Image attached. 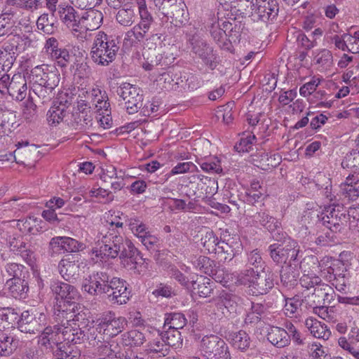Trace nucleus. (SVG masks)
I'll return each instance as SVG.
<instances>
[{
	"label": "nucleus",
	"instance_id": "obj_56",
	"mask_svg": "<svg viewBox=\"0 0 359 359\" xmlns=\"http://www.w3.org/2000/svg\"><path fill=\"white\" fill-rule=\"evenodd\" d=\"M159 87L165 90H175L177 82L170 72H164L157 79Z\"/></svg>",
	"mask_w": 359,
	"mask_h": 359
},
{
	"label": "nucleus",
	"instance_id": "obj_10",
	"mask_svg": "<svg viewBox=\"0 0 359 359\" xmlns=\"http://www.w3.org/2000/svg\"><path fill=\"white\" fill-rule=\"evenodd\" d=\"M47 324L46 316L43 313H30L25 311L18 320V328L25 333L41 332Z\"/></svg>",
	"mask_w": 359,
	"mask_h": 359
},
{
	"label": "nucleus",
	"instance_id": "obj_19",
	"mask_svg": "<svg viewBox=\"0 0 359 359\" xmlns=\"http://www.w3.org/2000/svg\"><path fill=\"white\" fill-rule=\"evenodd\" d=\"M317 262V257L311 256L304 259L303 261L300 263L299 267L303 271L304 274L299 279V283L302 287H304L308 290L311 288L315 289L316 286L322 283V280L319 276L314 273H309V271L306 273V264H309V263H311L314 266H316ZM313 268H315V266H313Z\"/></svg>",
	"mask_w": 359,
	"mask_h": 359
},
{
	"label": "nucleus",
	"instance_id": "obj_52",
	"mask_svg": "<svg viewBox=\"0 0 359 359\" xmlns=\"http://www.w3.org/2000/svg\"><path fill=\"white\" fill-rule=\"evenodd\" d=\"M285 259L286 262L288 261L289 265H292V262H294L298 259L300 253V246L298 243L294 240H288L285 241Z\"/></svg>",
	"mask_w": 359,
	"mask_h": 359
},
{
	"label": "nucleus",
	"instance_id": "obj_61",
	"mask_svg": "<svg viewBox=\"0 0 359 359\" xmlns=\"http://www.w3.org/2000/svg\"><path fill=\"white\" fill-rule=\"evenodd\" d=\"M162 334L168 348L170 346H179L182 344L181 333L177 330H169Z\"/></svg>",
	"mask_w": 359,
	"mask_h": 359
},
{
	"label": "nucleus",
	"instance_id": "obj_40",
	"mask_svg": "<svg viewBox=\"0 0 359 359\" xmlns=\"http://www.w3.org/2000/svg\"><path fill=\"white\" fill-rule=\"evenodd\" d=\"M11 250L19 254L24 259H30L32 252L29 249L27 243L21 238H13L9 241Z\"/></svg>",
	"mask_w": 359,
	"mask_h": 359
},
{
	"label": "nucleus",
	"instance_id": "obj_21",
	"mask_svg": "<svg viewBox=\"0 0 359 359\" xmlns=\"http://www.w3.org/2000/svg\"><path fill=\"white\" fill-rule=\"evenodd\" d=\"M267 339L277 348H284L290 343L287 332L282 327L271 326L267 333Z\"/></svg>",
	"mask_w": 359,
	"mask_h": 359
},
{
	"label": "nucleus",
	"instance_id": "obj_49",
	"mask_svg": "<svg viewBox=\"0 0 359 359\" xmlns=\"http://www.w3.org/2000/svg\"><path fill=\"white\" fill-rule=\"evenodd\" d=\"M147 351L150 353H159L160 355L163 356H165L168 353V346H167L163 334L159 335L152 341H149Z\"/></svg>",
	"mask_w": 359,
	"mask_h": 359
},
{
	"label": "nucleus",
	"instance_id": "obj_6",
	"mask_svg": "<svg viewBox=\"0 0 359 359\" xmlns=\"http://www.w3.org/2000/svg\"><path fill=\"white\" fill-rule=\"evenodd\" d=\"M27 86L25 76L20 74H15L11 78L4 74L0 78V93L8 94L13 99L22 101L27 95Z\"/></svg>",
	"mask_w": 359,
	"mask_h": 359
},
{
	"label": "nucleus",
	"instance_id": "obj_31",
	"mask_svg": "<svg viewBox=\"0 0 359 359\" xmlns=\"http://www.w3.org/2000/svg\"><path fill=\"white\" fill-rule=\"evenodd\" d=\"M59 83L49 86L46 83L44 86L41 84H34L32 87L34 93L39 97L41 103H47L54 97L55 95V89Z\"/></svg>",
	"mask_w": 359,
	"mask_h": 359
},
{
	"label": "nucleus",
	"instance_id": "obj_16",
	"mask_svg": "<svg viewBox=\"0 0 359 359\" xmlns=\"http://www.w3.org/2000/svg\"><path fill=\"white\" fill-rule=\"evenodd\" d=\"M51 290L56 294L57 298H61L64 300L63 306L60 305V309L68 308V304H76L73 300L79 297V293L73 285L60 281H55L52 283Z\"/></svg>",
	"mask_w": 359,
	"mask_h": 359
},
{
	"label": "nucleus",
	"instance_id": "obj_62",
	"mask_svg": "<svg viewBox=\"0 0 359 359\" xmlns=\"http://www.w3.org/2000/svg\"><path fill=\"white\" fill-rule=\"evenodd\" d=\"M316 63L323 68L330 67L333 61L332 53L327 49L320 50L314 58Z\"/></svg>",
	"mask_w": 359,
	"mask_h": 359
},
{
	"label": "nucleus",
	"instance_id": "obj_9",
	"mask_svg": "<svg viewBox=\"0 0 359 359\" xmlns=\"http://www.w3.org/2000/svg\"><path fill=\"white\" fill-rule=\"evenodd\" d=\"M140 93L139 88L129 83H123L118 88L117 93L124 100L128 114H133L142 107L143 95Z\"/></svg>",
	"mask_w": 359,
	"mask_h": 359
},
{
	"label": "nucleus",
	"instance_id": "obj_34",
	"mask_svg": "<svg viewBox=\"0 0 359 359\" xmlns=\"http://www.w3.org/2000/svg\"><path fill=\"white\" fill-rule=\"evenodd\" d=\"M331 287L325 283H321L313 289V292L311 295H308L309 301L311 302L310 306L324 304L325 299L328 298L329 291Z\"/></svg>",
	"mask_w": 359,
	"mask_h": 359
},
{
	"label": "nucleus",
	"instance_id": "obj_38",
	"mask_svg": "<svg viewBox=\"0 0 359 359\" xmlns=\"http://www.w3.org/2000/svg\"><path fill=\"white\" fill-rule=\"evenodd\" d=\"M339 345L344 350L348 351L356 359H359V330L355 336H353L348 341L346 337H340Z\"/></svg>",
	"mask_w": 359,
	"mask_h": 359
},
{
	"label": "nucleus",
	"instance_id": "obj_29",
	"mask_svg": "<svg viewBox=\"0 0 359 359\" xmlns=\"http://www.w3.org/2000/svg\"><path fill=\"white\" fill-rule=\"evenodd\" d=\"M149 32L144 26H142L139 23L135 25L131 29L128 31L124 36L123 46L128 44L132 46L142 41L146 36V34Z\"/></svg>",
	"mask_w": 359,
	"mask_h": 359
},
{
	"label": "nucleus",
	"instance_id": "obj_54",
	"mask_svg": "<svg viewBox=\"0 0 359 359\" xmlns=\"http://www.w3.org/2000/svg\"><path fill=\"white\" fill-rule=\"evenodd\" d=\"M130 297V291L128 290L127 285L125 286V292L117 290L111 292L109 294L108 301L113 304L122 305L126 304Z\"/></svg>",
	"mask_w": 359,
	"mask_h": 359
},
{
	"label": "nucleus",
	"instance_id": "obj_35",
	"mask_svg": "<svg viewBox=\"0 0 359 359\" xmlns=\"http://www.w3.org/2000/svg\"><path fill=\"white\" fill-rule=\"evenodd\" d=\"M116 14V22L123 27H130L135 21L136 14L133 6H126L118 8Z\"/></svg>",
	"mask_w": 359,
	"mask_h": 359
},
{
	"label": "nucleus",
	"instance_id": "obj_43",
	"mask_svg": "<svg viewBox=\"0 0 359 359\" xmlns=\"http://www.w3.org/2000/svg\"><path fill=\"white\" fill-rule=\"evenodd\" d=\"M187 318L182 313H171L166 314L164 327L168 326L169 330L182 329L187 324Z\"/></svg>",
	"mask_w": 359,
	"mask_h": 359
},
{
	"label": "nucleus",
	"instance_id": "obj_18",
	"mask_svg": "<svg viewBox=\"0 0 359 359\" xmlns=\"http://www.w3.org/2000/svg\"><path fill=\"white\" fill-rule=\"evenodd\" d=\"M60 275L67 281L76 280L79 274V259L78 255H68L58 264Z\"/></svg>",
	"mask_w": 359,
	"mask_h": 359
},
{
	"label": "nucleus",
	"instance_id": "obj_50",
	"mask_svg": "<svg viewBox=\"0 0 359 359\" xmlns=\"http://www.w3.org/2000/svg\"><path fill=\"white\" fill-rule=\"evenodd\" d=\"M269 251L273 262L280 263H286L285 259V241L282 243H273L269 245Z\"/></svg>",
	"mask_w": 359,
	"mask_h": 359
},
{
	"label": "nucleus",
	"instance_id": "obj_17",
	"mask_svg": "<svg viewBox=\"0 0 359 359\" xmlns=\"http://www.w3.org/2000/svg\"><path fill=\"white\" fill-rule=\"evenodd\" d=\"M256 1V7L252 15L255 20L266 21L273 20L278 15V4L276 0Z\"/></svg>",
	"mask_w": 359,
	"mask_h": 359
},
{
	"label": "nucleus",
	"instance_id": "obj_58",
	"mask_svg": "<svg viewBox=\"0 0 359 359\" xmlns=\"http://www.w3.org/2000/svg\"><path fill=\"white\" fill-rule=\"evenodd\" d=\"M20 41V37L13 35L4 43L0 49V53H8L10 55H16Z\"/></svg>",
	"mask_w": 359,
	"mask_h": 359
},
{
	"label": "nucleus",
	"instance_id": "obj_48",
	"mask_svg": "<svg viewBox=\"0 0 359 359\" xmlns=\"http://www.w3.org/2000/svg\"><path fill=\"white\" fill-rule=\"evenodd\" d=\"M28 271L26 268L17 263H9L5 266L4 276L11 277L10 279L25 278Z\"/></svg>",
	"mask_w": 359,
	"mask_h": 359
},
{
	"label": "nucleus",
	"instance_id": "obj_33",
	"mask_svg": "<svg viewBox=\"0 0 359 359\" xmlns=\"http://www.w3.org/2000/svg\"><path fill=\"white\" fill-rule=\"evenodd\" d=\"M280 273V281L285 287L292 288L297 284L299 273L292 265L282 266Z\"/></svg>",
	"mask_w": 359,
	"mask_h": 359
},
{
	"label": "nucleus",
	"instance_id": "obj_55",
	"mask_svg": "<svg viewBox=\"0 0 359 359\" xmlns=\"http://www.w3.org/2000/svg\"><path fill=\"white\" fill-rule=\"evenodd\" d=\"M343 168L359 169V149L355 147L348 154L341 162Z\"/></svg>",
	"mask_w": 359,
	"mask_h": 359
},
{
	"label": "nucleus",
	"instance_id": "obj_20",
	"mask_svg": "<svg viewBox=\"0 0 359 359\" xmlns=\"http://www.w3.org/2000/svg\"><path fill=\"white\" fill-rule=\"evenodd\" d=\"M240 298L231 293L222 291L216 299V306L224 316L236 311Z\"/></svg>",
	"mask_w": 359,
	"mask_h": 359
},
{
	"label": "nucleus",
	"instance_id": "obj_36",
	"mask_svg": "<svg viewBox=\"0 0 359 359\" xmlns=\"http://www.w3.org/2000/svg\"><path fill=\"white\" fill-rule=\"evenodd\" d=\"M59 13L62 20L67 27H72L73 29L79 26V16L72 6L61 8Z\"/></svg>",
	"mask_w": 359,
	"mask_h": 359
},
{
	"label": "nucleus",
	"instance_id": "obj_15",
	"mask_svg": "<svg viewBox=\"0 0 359 359\" xmlns=\"http://www.w3.org/2000/svg\"><path fill=\"white\" fill-rule=\"evenodd\" d=\"M121 347L116 341H102L94 348L93 351L88 352V357L97 359H122Z\"/></svg>",
	"mask_w": 359,
	"mask_h": 359
},
{
	"label": "nucleus",
	"instance_id": "obj_51",
	"mask_svg": "<svg viewBox=\"0 0 359 359\" xmlns=\"http://www.w3.org/2000/svg\"><path fill=\"white\" fill-rule=\"evenodd\" d=\"M170 275L172 278H174L184 287L189 290L196 289L195 285L196 284L197 280H194V278H191V280H189L178 269L172 267L170 269Z\"/></svg>",
	"mask_w": 359,
	"mask_h": 359
},
{
	"label": "nucleus",
	"instance_id": "obj_60",
	"mask_svg": "<svg viewBox=\"0 0 359 359\" xmlns=\"http://www.w3.org/2000/svg\"><path fill=\"white\" fill-rule=\"evenodd\" d=\"M41 222V219L32 216L29 217L25 219L22 224V229L25 232L35 235L37 234L41 229V226L39 225Z\"/></svg>",
	"mask_w": 359,
	"mask_h": 359
},
{
	"label": "nucleus",
	"instance_id": "obj_25",
	"mask_svg": "<svg viewBox=\"0 0 359 359\" xmlns=\"http://www.w3.org/2000/svg\"><path fill=\"white\" fill-rule=\"evenodd\" d=\"M305 325L316 338L327 340L331 335V332L327 326L313 318H307L305 321Z\"/></svg>",
	"mask_w": 359,
	"mask_h": 359
},
{
	"label": "nucleus",
	"instance_id": "obj_63",
	"mask_svg": "<svg viewBox=\"0 0 359 359\" xmlns=\"http://www.w3.org/2000/svg\"><path fill=\"white\" fill-rule=\"evenodd\" d=\"M36 26L39 29L47 34H53L55 29L53 22H50L48 15L46 13H43L39 17Z\"/></svg>",
	"mask_w": 359,
	"mask_h": 359
},
{
	"label": "nucleus",
	"instance_id": "obj_57",
	"mask_svg": "<svg viewBox=\"0 0 359 359\" xmlns=\"http://www.w3.org/2000/svg\"><path fill=\"white\" fill-rule=\"evenodd\" d=\"M257 270H255L253 268L245 269L240 273H237L234 275L236 278L235 283L239 285L251 284L252 279L255 278Z\"/></svg>",
	"mask_w": 359,
	"mask_h": 359
},
{
	"label": "nucleus",
	"instance_id": "obj_23",
	"mask_svg": "<svg viewBox=\"0 0 359 359\" xmlns=\"http://www.w3.org/2000/svg\"><path fill=\"white\" fill-rule=\"evenodd\" d=\"M210 32L214 41L219 45V48L231 51L233 46L230 39H227V33L222 29L219 21L212 22L210 27Z\"/></svg>",
	"mask_w": 359,
	"mask_h": 359
},
{
	"label": "nucleus",
	"instance_id": "obj_37",
	"mask_svg": "<svg viewBox=\"0 0 359 359\" xmlns=\"http://www.w3.org/2000/svg\"><path fill=\"white\" fill-rule=\"evenodd\" d=\"M109 224L108 234L104 236L101 240L102 243L111 244V246L114 245L116 240L118 238H123L121 233L122 232L123 222H108Z\"/></svg>",
	"mask_w": 359,
	"mask_h": 359
},
{
	"label": "nucleus",
	"instance_id": "obj_26",
	"mask_svg": "<svg viewBox=\"0 0 359 359\" xmlns=\"http://www.w3.org/2000/svg\"><path fill=\"white\" fill-rule=\"evenodd\" d=\"M90 321L86 317V314L84 313V320L81 322L80 325L81 326V330L83 331V334H84L83 338V343L88 340L90 345H93L95 348L97 346V344H100L102 341L99 339L97 336V333L102 334L100 332L98 329V324L96 327H91L89 325Z\"/></svg>",
	"mask_w": 359,
	"mask_h": 359
},
{
	"label": "nucleus",
	"instance_id": "obj_30",
	"mask_svg": "<svg viewBox=\"0 0 359 359\" xmlns=\"http://www.w3.org/2000/svg\"><path fill=\"white\" fill-rule=\"evenodd\" d=\"M72 120L69 124L76 130L85 131L90 126H91L92 116L88 115L87 111L83 110L82 111H76L72 115Z\"/></svg>",
	"mask_w": 359,
	"mask_h": 359
},
{
	"label": "nucleus",
	"instance_id": "obj_59",
	"mask_svg": "<svg viewBox=\"0 0 359 359\" xmlns=\"http://www.w3.org/2000/svg\"><path fill=\"white\" fill-rule=\"evenodd\" d=\"M96 286L95 292H97V295L104 294L105 287L110 282V278L106 272L100 271L95 273Z\"/></svg>",
	"mask_w": 359,
	"mask_h": 359
},
{
	"label": "nucleus",
	"instance_id": "obj_11",
	"mask_svg": "<svg viewBox=\"0 0 359 359\" xmlns=\"http://www.w3.org/2000/svg\"><path fill=\"white\" fill-rule=\"evenodd\" d=\"M97 322L99 331L109 337L117 336L127 325L126 318L116 316L111 312L103 316Z\"/></svg>",
	"mask_w": 359,
	"mask_h": 359
},
{
	"label": "nucleus",
	"instance_id": "obj_2",
	"mask_svg": "<svg viewBox=\"0 0 359 359\" xmlns=\"http://www.w3.org/2000/svg\"><path fill=\"white\" fill-rule=\"evenodd\" d=\"M115 241L113 246H111V244L101 243L99 248L92 250V255L96 258V262L105 261L119 256L120 259L126 260L128 264V262L132 264L131 269H136L139 259L143 260L138 250L128 238H118Z\"/></svg>",
	"mask_w": 359,
	"mask_h": 359
},
{
	"label": "nucleus",
	"instance_id": "obj_8",
	"mask_svg": "<svg viewBox=\"0 0 359 359\" xmlns=\"http://www.w3.org/2000/svg\"><path fill=\"white\" fill-rule=\"evenodd\" d=\"M159 10L167 18H171V22L176 27H180L188 20L186 5L182 0H154Z\"/></svg>",
	"mask_w": 359,
	"mask_h": 359
},
{
	"label": "nucleus",
	"instance_id": "obj_64",
	"mask_svg": "<svg viewBox=\"0 0 359 359\" xmlns=\"http://www.w3.org/2000/svg\"><path fill=\"white\" fill-rule=\"evenodd\" d=\"M200 165L201 169L207 172L220 173L222 172L220 161L217 157L210 158L202 162Z\"/></svg>",
	"mask_w": 359,
	"mask_h": 359
},
{
	"label": "nucleus",
	"instance_id": "obj_4",
	"mask_svg": "<svg viewBox=\"0 0 359 359\" xmlns=\"http://www.w3.org/2000/svg\"><path fill=\"white\" fill-rule=\"evenodd\" d=\"M198 348L206 359H231L227 344L215 334L204 336L200 341Z\"/></svg>",
	"mask_w": 359,
	"mask_h": 359
},
{
	"label": "nucleus",
	"instance_id": "obj_41",
	"mask_svg": "<svg viewBox=\"0 0 359 359\" xmlns=\"http://www.w3.org/2000/svg\"><path fill=\"white\" fill-rule=\"evenodd\" d=\"M255 218L257 222H259L270 232H273L280 228V222L276 218L270 216L266 212H258L255 216Z\"/></svg>",
	"mask_w": 359,
	"mask_h": 359
},
{
	"label": "nucleus",
	"instance_id": "obj_27",
	"mask_svg": "<svg viewBox=\"0 0 359 359\" xmlns=\"http://www.w3.org/2000/svg\"><path fill=\"white\" fill-rule=\"evenodd\" d=\"M234 245L229 243L221 241L219 244L217 253L221 259L231 261L236 255H238L241 249V244L239 242H232Z\"/></svg>",
	"mask_w": 359,
	"mask_h": 359
},
{
	"label": "nucleus",
	"instance_id": "obj_7",
	"mask_svg": "<svg viewBox=\"0 0 359 359\" xmlns=\"http://www.w3.org/2000/svg\"><path fill=\"white\" fill-rule=\"evenodd\" d=\"M348 214L343 206L332 205L325 207L318 215L323 224L333 232L341 231L348 222Z\"/></svg>",
	"mask_w": 359,
	"mask_h": 359
},
{
	"label": "nucleus",
	"instance_id": "obj_24",
	"mask_svg": "<svg viewBox=\"0 0 359 359\" xmlns=\"http://www.w3.org/2000/svg\"><path fill=\"white\" fill-rule=\"evenodd\" d=\"M342 194L348 200L355 201L359 196V175H350L341 185Z\"/></svg>",
	"mask_w": 359,
	"mask_h": 359
},
{
	"label": "nucleus",
	"instance_id": "obj_46",
	"mask_svg": "<svg viewBox=\"0 0 359 359\" xmlns=\"http://www.w3.org/2000/svg\"><path fill=\"white\" fill-rule=\"evenodd\" d=\"M232 346L242 351L247 350L250 344V338L248 334L244 330L233 332L231 334Z\"/></svg>",
	"mask_w": 359,
	"mask_h": 359
},
{
	"label": "nucleus",
	"instance_id": "obj_3",
	"mask_svg": "<svg viewBox=\"0 0 359 359\" xmlns=\"http://www.w3.org/2000/svg\"><path fill=\"white\" fill-rule=\"evenodd\" d=\"M118 49L119 47L112 36H108L102 31L93 34L90 55L95 63L108 66L114 60Z\"/></svg>",
	"mask_w": 359,
	"mask_h": 359
},
{
	"label": "nucleus",
	"instance_id": "obj_5",
	"mask_svg": "<svg viewBox=\"0 0 359 359\" xmlns=\"http://www.w3.org/2000/svg\"><path fill=\"white\" fill-rule=\"evenodd\" d=\"M79 20V26L72 30V34L81 41L89 40L93 35L90 32L97 29L103 20L102 13L89 8Z\"/></svg>",
	"mask_w": 359,
	"mask_h": 359
},
{
	"label": "nucleus",
	"instance_id": "obj_53",
	"mask_svg": "<svg viewBox=\"0 0 359 359\" xmlns=\"http://www.w3.org/2000/svg\"><path fill=\"white\" fill-rule=\"evenodd\" d=\"M12 17L13 15L5 11L0 13V37L11 35L12 32Z\"/></svg>",
	"mask_w": 359,
	"mask_h": 359
},
{
	"label": "nucleus",
	"instance_id": "obj_1",
	"mask_svg": "<svg viewBox=\"0 0 359 359\" xmlns=\"http://www.w3.org/2000/svg\"><path fill=\"white\" fill-rule=\"evenodd\" d=\"M80 309L78 304H71L65 309H58L57 319L60 323L55 326L60 341L67 344L83 343L84 334L80 324L84 320V313L79 311Z\"/></svg>",
	"mask_w": 359,
	"mask_h": 359
},
{
	"label": "nucleus",
	"instance_id": "obj_13",
	"mask_svg": "<svg viewBox=\"0 0 359 359\" xmlns=\"http://www.w3.org/2000/svg\"><path fill=\"white\" fill-rule=\"evenodd\" d=\"M275 275L270 270H265L264 268L256 273L254 278L252 279L250 285V292L253 295L266 294L274 285Z\"/></svg>",
	"mask_w": 359,
	"mask_h": 359
},
{
	"label": "nucleus",
	"instance_id": "obj_45",
	"mask_svg": "<svg viewBox=\"0 0 359 359\" xmlns=\"http://www.w3.org/2000/svg\"><path fill=\"white\" fill-rule=\"evenodd\" d=\"M285 302L283 311L287 316L292 318L299 316L302 300L298 296L285 298Z\"/></svg>",
	"mask_w": 359,
	"mask_h": 359
},
{
	"label": "nucleus",
	"instance_id": "obj_28",
	"mask_svg": "<svg viewBox=\"0 0 359 359\" xmlns=\"http://www.w3.org/2000/svg\"><path fill=\"white\" fill-rule=\"evenodd\" d=\"M60 341V339L56 332L55 326L53 327L48 326L43 329L39 337L38 343L46 348L53 349V346Z\"/></svg>",
	"mask_w": 359,
	"mask_h": 359
},
{
	"label": "nucleus",
	"instance_id": "obj_47",
	"mask_svg": "<svg viewBox=\"0 0 359 359\" xmlns=\"http://www.w3.org/2000/svg\"><path fill=\"white\" fill-rule=\"evenodd\" d=\"M220 241L212 230H208L201 238V243L208 253L216 254Z\"/></svg>",
	"mask_w": 359,
	"mask_h": 359
},
{
	"label": "nucleus",
	"instance_id": "obj_14",
	"mask_svg": "<svg viewBox=\"0 0 359 359\" xmlns=\"http://www.w3.org/2000/svg\"><path fill=\"white\" fill-rule=\"evenodd\" d=\"M29 78L31 82L42 86L48 83L49 86L60 83V74L50 69L48 65H40L34 67L30 71Z\"/></svg>",
	"mask_w": 359,
	"mask_h": 359
},
{
	"label": "nucleus",
	"instance_id": "obj_22",
	"mask_svg": "<svg viewBox=\"0 0 359 359\" xmlns=\"http://www.w3.org/2000/svg\"><path fill=\"white\" fill-rule=\"evenodd\" d=\"M5 290L15 299H25L29 290V286L25 278L8 279L6 282Z\"/></svg>",
	"mask_w": 359,
	"mask_h": 359
},
{
	"label": "nucleus",
	"instance_id": "obj_42",
	"mask_svg": "<svg viewBox=\"0 0 359 359\" xmlns=\"http://www.w3.org/2000/svg\"><path fill=\"white\" fill-rule=\"evenodd\" d=\"M69 114L64 107L54 104L47 112V121L50 126H56L62 122Z\"/></svg>",
	"mask_w": 359,
	"mask_h": 359
},
{
	"label": "nucleus",
	"instance_id": "obj_32",
	"mask_svg": "<svg viewBox=\"0 0 359 359\" xmlns=\"http://www.w3.org/2000/svg\"><path fill=\"white\" fill-rule=\"evenodd\" d=\"M17 346L18 341L13 336L0 332V357L9 356Z\"/></svg>",
	"mask_w": 359,
	"mask_h": 359
},
{
	"label": "nucleus",
	"instance_id": "obj_39",
	"mask_svg": "<svg viewBox=\"0 0 359 359\" xmlns=\"http://www.w3.org/2000/svg\"><path fill=\"white\" fill-rule=\"evenodd\" d=\"M346 269L344 264L342 262L337 260L333 262L331 266L324 269L323 273L325 274V278L334 285L336 278L346 276Z\"/></svg>",
	"mask_w": 359,
	"mask_h": 359
},
{
	"label": "nucleus",
	"instance_id": "obj_44",
	"mask_svg": "<svg viewBox=\"0 0 359 359\" xmlns=\"http://www.w3.org/2000/svg\"><path fill=\"white\" fill-rule=\"evenodd\" d=\"M123 344L127 346H138L145 341L144 334L137 330H132L122 334Z\"/></svg>",
	"mask_w": 359,
	"mask_h": 359
},
{
	"label": "nucleus",
	"instance_id": "obj_12",
	"mask_svg": "<svg viewBox=\"0 0 359 359\" xmlns=\"http://www.w3.org/2000/svg\"><path fill=\"white\" fill-rule=\"evenodd\" d=\"M189 41L193 53L201 58L206 66L214 69L217 67V61L212 48L198 35H193Z\"/></svg>",
	"mask_w": 359,
	"mask_h": 359
}]
</instances>
